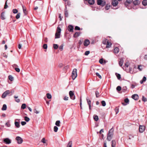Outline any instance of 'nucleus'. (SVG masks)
<instances>
[{
	"label": "nucleus",
	"mask_w": 147,
	"mask_h": 147,
	"mask_svg": "<svg viewBox=\"0 0 147 147\" xmlns=\"http://www.w3.org/2000/svg\"><path fill=\"white\" fill-rule=\"evenodd\" d=\"M113 131L114 130L113 128L109 131L107 138V139L108 141H110L112 139L113 135Z\"/></svg>",
	"instance_id": "nucleus-1"
},
{
	"label": "nucleus",
	"mask_w": 147,
	"mask_h": 147,
	"mask_svg": "<svg viewBox=\"0 0 147 147\" xmlns=\"http://www.w3.org/2000/svg\"><path fill=\"white\" fill-rule=\"evenodd\" d=\"M61 30V29L60 27L58 26L57 28V30L55 34V38H59L60 37Z\"/></svg>",
	"instance_id": "nucleus-2"
},
{
	"label": "nucleus",
	"mask_w": 147,
	"mask_h": 147,
	"mask_svg": "<svg viewBox=\"0 0 147 147\" xmlns=\"http://www.w3.org/2000/svg\"><path fill=\"white\" fill-rule=\"evenodd\" d=\"M77 70L76 69L74 68L73 69L72 73L71 76L73 80H74L77 77Z\"/></svg>",
	"instance_id": "nucleus-3"
},
{
	"label": "nucleus",
	"mask_w": 147,
	"mask_h": 147,
	"mask_svg": "<svg viewBox=\"0 0 147 147\" xmlns=\"http://www.w3.org/2000/svg\"><path fill=\"white\" fill-rule=\"evenodd\" d=\"M97 4L98 5L103 6L105 5L106 2L102 0H97Z\"/></svg>",
	"instance_id": "nucleus-4"
},
{
	"label": "nucleus",
	"mask_w": 147,
	"mask_h": 147,
	"mask_svg": "<svg viewBox=\"0 0 147 147\" xmlns=\"http://www.w3.org/2000/svg\"><path fill=\"white\" fill-rule=\"evenodd\" d=\"M69 94L70 98L73 100H75V96L73 91H70L69 92Z\"/></svg>",
	"instance_id": "nucleus-5"
},
{
	"label": "nucleus",
	"mask_w": 147,
	"mask_h": 147,
	"mask_svg": "<svg viewBox=\"0 0 147 147\" xmlns=\"http://www.w3.org/2000/svg\"><path fill=\"white\" fill-rule=\"evenodd\" d=\"M3 141L6 144H9L11 143V140L8 138H6L3 139Z\"/></svg>",
	"instance_id": "nucleus-6"
},
{
	"label": "nucleus",
	"mask_w": 147,
	"mask_h": 147,
	"mask_svg": "<svg viewBox=\"0 0 147 147\" xmlns=\"http://www.w3.org/2000/svg\"><path fill=\"white\" fill-rule=\"evenodd\" d=\"M35 3L38 6H41L43 4V1L41 0H38L35 1Z\"/></svg>",
	"instance_id": "nucleus-7"
},
{
	"label": "nucleus",
	"mask_w": 147,
	"mask_h": 147,
	"mask_svg": "<svg viewBox=\"0 0 147 147\" xmlns=\"http://www.w3.org/2000/svg\"><path fill=\"white\" fill-rule=\"evenodd\" d=\"M10 93V91L9 90H7L2 95V97L3 98H5L7 95Z\"/></svg>",
	"instance_id": "nucleus-8"
},
{
	"label": "nucleus",
	"mask_w": 147,
	"mask_h": 147,
	"mask_svg": "<svg viewBox=\"0 0 147 147\" xmlns=\"http://www.w3.org/2000/svg\"><path fill=\"white\" fill-rule=\"evenodd\" d=\"M145 129V127L144 125H140L139 126V131L141 133H142Z\"/></svg>",
	"instance_id": "nucleus-9"
},
{
	"label": "nucleus",
	"mask_w": 147,
	"mask_h": 147,
	"mask_svg": "<svg viewBox=\"0 0 147 147\" xmlns=\"http://www.w3.org/2000/svg\"><path fill=\"white\" fill-rule=\"evenodd\" d=\"M16 140L18 141V144H21L23 142V140L22 138L19 136L17 137L16 138Z\"/></svg>",
	"instance_id": "nucleus-10"
},
{
	"label": "nucleus",
	"mask_w": 147,
	"mask_h": 147,
	"mask_svg": "<svg viewBox=\"0 0 147 147\" xmlns=\"http://www.w3.org/2000/svg\"><path fill=\"white\" fill-rule=\"evenodd\" d=\"M67 29L69 32H73L74 31V27L71 25H69L68 26Z\"/></svg>",
	"instance_id": "nucleus-11"
},
{
	"label": "nucleus",
	"mask_w": 147,
	"mask_h": 147,
	"mask_svg": "<svg viewBox=\"0 0 147 147\" xmlns=\"http://www.w3.org/2000/svg\"><path fill=\"white\" fill-rule=\"evenodd\" d=\"M90 43V42L88 40L86 39L84 42V45L85 46L87 47L89 45Z\"/></svg>",
	"instance_id": "nucleus-12"
},
{
	"label": "nucleus",
	"mask_w": 147,
	"mask_h": 147,
	"mask_svg": "<svg viewBox=\"0 0 147 147\" xmlns=\"http://www.w3.org/2000/svg\"><path fill=\"white\" fill-rule=\"evenodd\" d=\"M118 4V1L117 0H113L112 2V4L114 7H115Z\"/></svg>",
	"instance_id": "nucleus-13"
},
{
	"label": "nucleus",
	"mask_w": 147,
	"mask_h": 147,
	"mask_svg": "<svg viewBox=\"0 0 147 147\" xmlns=\"http://www.w3.org/2000/svg\"><path fill=\"white\" fill-rule=\"evenodd\" d=\"M131 97L132 98H133L134 100H138V99L139 98V96L138 94H135L133 95Z\"/></svg>",
	"instance_id": "nucleus-14"
},
{
	"label": "nucleus",
	"mask_w": 147,
	"mask_h": 147,
	"mask_svg": "<svg viewBox=\"0 0 147 147\" xmlns=\"http://www.w3.org/2000/svg\"><path fill=\"white\" fill-rule=\"evenodd\" d=\"M129 100L128 98H126L124 99V102L126 103H125L123 102H122V104L123 106H125L129 103Z\"/></svg>",
	"instance_id": "nucleus-15"
},
{
	"label": "nucleus",
	"mask_w": 147,
	"mask_h": 147,
	"mask_svg": "<svg viewBox=\"0 0 147 147\" xmlns=\"http://www.w3.org/2000/svg\"><path fill=\"white\" fill-rule=\"evenodd\" d=\"M1 18L2 20H4L5 19V12L3 11L1 13Z\"/></svg>",
	"instance_id": "nucleus-16"
},
{
	"label": "nucleus",
	"mask_w": 147,
	"mask_h": 147,
	"mask_svg": "<svg viewBox=\"0 0 147 147\" xmlns=\"http://www.w3.org/2000/svg\"><path fill=\"white\" fill-rule=\"evenodd\" d=\"M22 7L23 8V11L25 15H26L27 14V11L26 10V8L25 6L22 5Z\"/></svg>",
	"instance_id": "nucleus-17"
},
{
	"label": "nucleus",
	"mask_w": 147,
	"mask_h": 147,
	"mask_svg": "<svg viewBox=\"0 0 147 147\" xmlns=\"http://www.w3.org/2000/svg\"><path fill=\"white\" fill-rule=\"evenodd\" d=\"M140 3V2L138 0H136L134 1L133 2V3L135 5H137L139 4Z\"/></svg>",
	"instance_id": "nucleus-18"
},
{
	"label": "nucleus",
	"mask_w": 147,
	"mask_h": 147,
	"mask_svg": "<svg viewBox=\"0 0 147 147\" xmlns=\"http://www.w3.org/2000/svg\"><path fill=\"white\" fill-rule=\"evenodd\" d=\"M123 58H121L120 61H119V64L120 66H122L123 65Z\"/></svg>",
	"instance_id": "nucleus-19"
},
{
	"label": "nucleus",
	"mask_w": 147,
	"mask_h": 147,
	"mask_svg": "<svg viewBox=\"0 0 147 147\" xmlns=\"http://www.w3.org/2000/svg\"><path fill=\"white\" fill-rule=\"evenodd\" d=\"M80 34V32H76L74 35V38H76L79 36Z\"/></svg>",
	"instance_id": "nucleus-20"
},
{
	"label": "nucleus",
	"mask_w": 147,
	"mask_h": 147,
	"mask_svg": "<svg viewBox=\"0 0 147 147\" xmlns=\"http://www.w3.org/2000/svg\"><path fill=\"white\" fill-rule=\"evenodd\" d=\"M93 118L94 120L96 121H97L98 120V116L96 115H94Z\"/></svg>",
	"instance_id": "nucleus-21"
},
{
	"label": "nucleus",
	"mask_w": 147,
	"mask_h": 147,
	"mask_svg": "<svg viewBox=\"0 0 147 147\" xmlns=\"http://www.w3.org/2000/svg\"><path fill=\"white\" fill-rule=\"evenodd\" d=\"M15 125L17 128H19L20 127V122L15 121Z\"/></svg>",
	"instance_id": "nucleus-22"
},
{
	"label": "nucleus",
	"mask_w": 147,
	"mask_h": 147,
	"mask_svg": "<svg viewBox=\"0 0 147 147\" xmlns=\"http://www.w3.org/2000/svg\"><path fill=\"white\" fill-rule=\"evenodd\" d=\"M116 141L115 140H113L112 141L111 146L112 147H115L116 146Z\"/></svg>",
	"instance_id": "nucleus-23"
},
{
	"label": "nucleus",
	"mask_w": 147,
	"mask_h": 147,
	"mask_svg": "<svg viewBox=\"0 0 147 147\" xmlns=\"http://www.w3.org/2000/svg\"><path fill=\"white\" fill-rule=\"evenodd\" d=\"M88 1L89 4L91 5L93 4L95 2L94 0H88Z\"/></svg>",
	"instance_id": "nucleus-24"
},
{
	"label": "nucleus",
	"mask_w": 147,
	"mask_h": 147,
	"mask_svg": "<svg viewBox=\"0 0 147 147\" xmlns=\"http://www.w3.org/2000/svg\"><path fill=\"white\" fill-rule=\"evenodd\" d=\"M146 80V77L145 76H144L143 77L142 79V80H141L140 82V84H142L144 82H145Z\"/></svg>",
	"instance_id": "nucleus-25"
},
{
	"label": "nucleus",
	"mask_w": 147,
	"mask_h": 147,
	"mask_svg": "<svg viewBox=\"0 0 147 147\" xmlns=\"http://www.w3.org/2000/svg\"><path fill=\"white\" fill-rule=\"evenodd\" d=\"M106 48H109L111 47V46L112 45L111 43L109 42V41L108 42V43L106 45Z\"/></svg>",
	"instance_id": "nucleus-26"
},
{
	"label": "nucleus",
	"mask_w": 147,
	"mask_h": 147,
	"mask_svg": "<svg viewBox=\"0 0 147 147\" xmlns=\"http://www.w3.org/2000/svg\"><path fill=\"white\" fill-rule=\"evenodd\" d=\"M119 52V49L118 47H116L114 49V53H117Z\"/></svg>",
	"instance_id": "nucleus-27"
},
{
	"label": "nucleus",
	"mask_w": 147,
	"mask_h": 147,
	"mask_svg": "<svg viewBox=\"0 0 147 147\" xmlns=\"http://www.w3.org/2000/svg\"><path fill=\"white\" fill-rule=\"evenodd\" d=\"M109 42V40L107 39H105L102 41V43L104 45H106Z\"/></svg>",
	"instance_id": "nucleus-28"
},
{
	"label": "nucleus",
	"mask_w": 147,
	"mask_h": 147,
	"mask_svg": "<svg viewBox=\"0 0 147 147\" xmlns=\"http://www.w3.org/2000/svg\"><path fill=\"white\" fill-rule=\"evenodd\" d=\"M7 108V106H6V105L4 104L3 105V107L1 109L3 111H5L6 110Z\"/></svg>",
	"instance_id": "nucleus-29"
},
{
	"label": "nucleus",
	"mask_w": 147,
	"mask_h": 147,
	"mask_svg": "<svg viewBox=\"0 0 147 147\" xmlns=\"http://www.w3.org/2000/svg\"><path fill=\"white\" fill-rule=\"evenodd\" d=\"M60 121L59 120H58L56 121L55 122V125L58 127L60 126Z\"/></svg>",
	"instance_id": "nucleus-30"
},
{
	"label": "nucleus",
	"mask_w": 147,
	"mask_h": 147,
	"mask_svg": "<svg viewBox=\"0 0 147 147\" xmlns=\"http://www.w3.org/2000/svg\"><path fill=\"white\" fill-rule=\"evenodd\" d=\"M86 100L88 105H91V101L88 99V97L86 98Z\"/></svg>",
	"instance_id": "nucleus-31"
},
{
	"label": "nucleus",
	"mask_w": 147,
	"mask_h": 147,
	"mask_svg": "<svg viewBox=\"0 0 147 147\" xmlns=\"http://www.w3.org/2000/svg\"><path fill=\"white\" fill-rule=\"evenodd\" d=\"M142 4L144 6L147 5V0H144L142 2Z\"/></svg>",
	"instance_id": "nucleus-32"
},
{
	"label": "nucleus",
	"mask_w": 147,
	"mask_h": 147,
	"mask_svg": "<svg viewBox=\"0 0 147 147\" xmlns=\"http://www.w3.org/2000/svg\"><path fill=\"white\" fill-rule=\"evenodd\" d=\"M72 141H69L67 145V147H72Z\"/></svg>",
	"instance_id": "nucleus-33"
},
{
	"label": "nucleus",
	"mask_w": 147,
	"mask_h": 147,
	"mask_svg": "<svg viewBox=\"0 0 147 147\" xmlns=\"http://www.w3.org/2000/svg\"><path fill=\"white\" fill-rule=\"evenodd\" d=\"M115 112L116 114H117L119 112V109L118 107H116L115 109Z\"/></svg>",
	"instance_id": "nucleus-34"
},
{
	"label": "nucleus",
	"mask_w": 147,
	"mask_h": 147,
	"mask_svg": "<svg viewBox=\"0 0 147 147\" xmlns=\"http://www.w3.org/2000/svg\"><path fill=\"white\" fill-rule=\"evenodd\" d=\"M58 128L57 126H55L54 127V132H56L57 131Z\"/></svg>",
	"instance_id": "nucleus-35"
},
{
	"label": "nucleus",
	"mask_w": 147,
	"mask_h": 147,
	"mask_svg": "<svg viewBox=\"0 0 147 147\" xmlns=\"http://www.w3.org/2000/svg\"><path fill=\"white\" fill-rule=\"evenodd\" d=\"M47 96L48 98L51 99L52 97L51 95L49 93H47Z\"/></svg>",
	"instance_id": "nucleus-36"
},
{
	"label": "nucleus",
	"mask_w": 147,
	"mask_h": 147,
	"mask_svg": "<svg viewBox=\"0 0 147 147\" xmlns=\"http://www.w3.org/2000/svg\"><path fill=\"white\" fill-rule=\"evenodd\" d=\"M26 107V105L24 103L22 104L21 106V108L23 109H25Z\"/></svg>",
	"instance_id": "nucleus-37"
},
{
	"label": "nucleus",
	"mask_w": 147,
	"mask_h": 147,
	"mask_svg": "<svg viewBox=\"0 0 147 147\" xmlns=\"http://www.w3.org/2000/svg\"><path fill=\"white\" fill-rule=\"evenodd\" d=\"M9 79L11 81H12L13 80V77L11 75H9L8 76Z\"/></svg>",
	"instance_id": "nucleus-38"
},
{
	"label": "nucleus",
	"mask_w": 147,
	"mask_h": 147,
	"mask_svg": "<svg viewBox=\"0 0 147 147\" xmlns=\"http://www.w3.org/2000/svg\"><path fill=\"white\" fill-rule=\"evenodd\" d=\"M116 75L117 76V77L118 79V80L120 79L121 78V75H120V74H117L116 73Z\"/></svg>",
	"instance_id": "nucleus-39"
},
{
	"label": "nucleus",
	"mask_w": 147,
	"mask_h": 147,
	"mask_svg": "<svg viewBox=\"0 0 147 147\" xmlns=\"http://www.w3.org/2000/svg\"><path fill=\"white\" fill-rule=\"evenodd\" d=\"M101 104H102V105L103 107L105 106L106 105V102L104 100L102 101Z\"/></svg>",
	"instance_id": "nucleus-40"
},
{
	"label": "nucleus",
	"mask_w": 147,
	"mask_h": 147,
	"mask_svg": "<svg viewBox=\"0 0 147 147\" xmlns=\"http://www.w3.org/2000/svg\"><path fill=\"white\" fill-rule=\"evenodd\" d=\"M24 120L26 121V122H28L29 121L30 119L29 118L27 117H24Z\"/></svg>",
	"instance_id": "nucleus-41"
},
{
	"label": "nucleus",
	"mask_w": 147,
	"mask_h": 147,
	"mask_svg": "<svg viewBox=\"0 0 147 147\" xmlns=\"http://www.w3.org/2000/svg\"><path fill=\"white\" fill-rule=\"evenodd\" d=\"M58 46L57 44H53V48L55 49H57L58 48Z\"/></svg>",
	"instance_id": "nucleus-42"
},
{
	"label": "nucleus",
	"mask_w": 147,
	"mask_h": 147,
	"mask_svg": "<svg viewBox=\"0 0 147 147\" xmlns=\"http://www.w3.org/2000/svg\"><path fill=\"white\" fill-rule=\"evenodd\" d=\"M20 13H17V14L16 15V18L17 19H18L20 18Z\"/></svg>",
	"instance_id": "nucleus-43"
},
{
	"label": "nucleus",
	"mask_w": 147,
	"mask_h": 147,
	"mask_svg": "<svg viewBox=\"0 0 147 147\" xmlns=\"http://www.w3.org/2000/svg\"><path fill=\"white\" fill-rule=\"evenodd\" d=\"M63 44L61 45L60 47H59V49L61 51H62L63 49Z\"/></svg>",
	"instance_id": "nucleus-44"
},
{
	"label": "nucleus",
	"mask_w": 147,
	"mask_h": 147,
	"mask_svg": "<svg viewBox=\"0 0 147 147\" xmlns=\"http://www.w3.org/2000/svg\"><path fill=\"white\" fill-rule=\"evenodd\" d=\"M18 11L16 9H14L13 10V12L14 13H18Z\"/></svg>",
	"instance_id": "nucleus-45"
},
{
	"label": "nucleus",
	"mask_w": 147,
	"mask_h": 147,
	"mask_svg": "<svg viewBox=\"0 0 147 147\" xmlns=\"http://www.w3.org/2000/svg\"><path fill=\"white\" fill-rule=\"evenodd\" d=\"M95 94L97 98L99 96V93L97 91H96L95 92Z\"/></svg>",
	"instance_id": "nucleus-46"
},
{
	"label": "nucleus",
	"mask_w": 147,
	"mask_h": 147,
	"mask_svg": "<svg viewBox=\"0 0 147 147\" xmlns=\"http://www.w3.org/2000/svg\"><path fill=\"white\" fill-rule=\"evenodd\" d=\"M116 90L118 91H120L121 90V87L120 86H118L116 88Z\"/></svg>",
	"instance_id": "nucleus-47"
},
{
	"label": "nucleus",
	"mask_w": 147,
	"mask_h": 147,
	"mask_svg": "<svg viewBox=\"0 0 147 147\" xmlns=\"http://www.w3.org/2000/svg\"><path fill=\"white\" fill-rule=\"evenodd\" d=\"M68 13L67 11L66 10H65V16L66 17H68Z\"/></svg>",
	"instance_id": "nucleus-48"
},
{
	"label": "nucleus",
	"mask_w": 147,
	"mask_h": 147,
	"mask_svg": "<svg viewBox=\"0 0 147 147\" xmlns=\"http://www.w3.org/2000/svg\"><path fill=\"white\" fill-rule=\"evenodd\" d=\"M43 49H47V45L46 44H44L43 46Z\"/></svg>",
	"instance_id": "nucleus-49"
},
{
	"label": "nucleus",
	"mask_w": 147,
	"mask_h": 147,
	"mask_svg": "<svg viewBox=\"0 0 147 147\" xmlns=\"http://www.w3.org/2000/svg\"><path fill=\"white\" fill-rule=\"evenodd\" d=\"M96 75L98 76V78H99L101 79L102 78L101 76L98 73H96Z\"/></svg>",
	"instance_id": "nucleus-50"
},
{
	"label": "nucleus",
	"mask_w": 147,
	"mask_h": 147,
	"mask_svg": "<svg viewBox=\"0 0 147 147\" xmlns=\"http://www.w3.org/2000/svg\"><path fill=\"white\" fill-rule=\"evenodd\" d=\"M133 1V0H126V2L130 4Z\"/></svg>",
	"instance_id": "nucleus-51"
},
{
	"label": "nucleus",
	"mask_w": 147,
	"mask_h": 147,
	"mask_svg": "<svg viewBox=\"0 0 147 147\" xmlns=\"http://www.w3.org/2000/svg\"><path fill=\"white\" fill-rule=\"evenodd\" d=\"M45 141H46V140L45 139V138H43L42 139L41 142L43 143H46V142Z\"/></svg>",
	"instance_id": "nucleus-52"
},
{
	"label": "nucleus",
	"mask_w": 147,
	"mask_h": 147,
	"mask_svg": "<svg viewBox=\"0 0 147 147\" xmlns=\"http://www.w3.org/2000/svg\"><path fill=\"white\" fill-rule=\"evenodd\" d=\"M142 66L141 65H139L138 67V69L140 70V71H141L142 70Z\"/></svg>",
	"instance_id": "nucleus-53"
},
{
	"label": "nucleus",
	"mask_w": 147,
	"mask_h": 147,
	"mask_svg": "<svg viewBox=\"0 0 147 147\" xmlns=\"http://www.w3.org/2000/svg\"><path fill=\"white\" fill-rule=\"evenodd\" d=\"M34 113L36 114H38L39 113V111L37 110L36 109H35L34 110Z\"/></svg>",
	"instance_id": "nucleus-54"
},
{
	"label": "nucleus",
	"mask_w": 147,
	"mask_h": 147,
	"mask_svg": "<svg viewBox=\"0 0 147 147\" xmlns=\"http://www.w3.org/2000/svg\"><path fill=\"white\" fill-rule=\"evenodd\" d=\"M146 98H145L144 96H142V100L144 102H146L147 101Z\"/></svg>",
	"instance_id": "nucleus-55"
},
{
	"label": "nucleus",
	"mask_w": 147,
	"mask_h": 147,
	"mask_svg": "<svg viewBox=\"0 0 147 147\" xmlns=\"http://www.w3.org/2000/svg\"><path fill=\"white\" fill-rule=\"evenodd\" d=\"M75 30H80V28L78 26H76L75 28Z\"/></svg>",
	"instance_id": "nucleus-56"
},
{
	"label": "nucleus",
	"mask_w": 147,
	"mask_h": 147,
	"mask_svg": "<svg viewBox=\"0 0 147 147\" xmlns=\"http://www.w3.org/2000/svg\"><path fill=\"white\" fill-rule=\"evenodd\" d=\"M15 69L18 72H19L20 71V69L19 68L16 67L15 68Z\"/></svg>",
	"instance_id": "nucleus-57"
},
{
	"label": "nucleus",
	"mask_w": 147,
	"mask_h": 147,
	"mask_svg": "<svg viewBox=\"0 0 147 147\" xmlns=\"http://www.w3.org/2000/svg\"><path fill=\"white\" fill-rule=\"evenodd\" d=\"M90 53V52L89 51H86L85 53V55H87Z\"/></svg>",
	"instance_id": "nucleus-58"
},
{
	"label": "nucleus",
	"mask_w": 147,
	"mask_h": 147,
	"mask_svg": "<svg viewBox=\"0 0 147 147\" xmlns=\"http://www.w3.org/2000/svg\"><path fill=\"white\" fill-rule=\"evenodd\" d=\"M26 122L25 121H22L21 124L22 125H24L26 124Z\"/></svg>",
	"instance_id": "nucleus-59"
},
{
	"label": "nucleus",
	"mask_w": 147,
	"mask_h": 147,
	"mask_svg": "<svg viewBox=\"0 0 147 147\" xmlns=\"http://www.w3.org/2000/svg\"><path fill=\"white\" fill-rule=\"evenodd\" d=\"M134 136L132 135H130L129 136V139L131 140L134 138Z\"/></svg>",
	"instance_id": "nucleus-60"
},
{
	"label": "nucleus",
	"mask_w": 147,
	"mask_h": 147,
	"mask_svg": "<svg viewBox=\"0 0 147 147\" xmlns=\"http://www.w3.org/2000/svg\"><path fill=\"white\" fill-rule=\"evenodd\" d=\"M5 125L8 127H10V124L8 123H6L5 124Z\"/></svg>",
	"instance_id": "nucleus-61"
},
{
	"label": "nucleus",
	"mask_w": 147,
	"mask_h": 147,
	"mask_svg": "<svg viewBox=\"0 0 147 147\" xmlns=\"http://www.w3.org/2000/svg\"><path fill=\"white\" fill-rule=\"evenodd\" d=\"M110 7V6H108V5H107L105 6V9L107 10L109 9Z\"/></svg>",
	"instance_id": "nucleus-62"
},
{
	"label": "nucleus",
	"mask_w": 147,
	"mask_h": 147,
	"mask_svg": "<svg viewBox=\"0 0 147 147\" xmlns=\"http://www.w3.org/2000/svg\"><path fill=\"white\" fill-rule=\"evenodd\" d=\"M99 63L100 64H102L103 63V59H100L99 60Z\"/></svg>",
	"instance_id": "nucleus-63"
},
{
	"label": "nucleus",
	"mask_w": 147,
	"mask_h": 147,
	"mask_svg": "<svg viewBox=\"0 0 147 147\" xmlns=\"http://www.w3.org/2000/svg\"><path fill=\"white\" fill-rule=\"evenodd\" d=\"M68 97L67 96H65L63 98V99L65 100H68Z\"/></svg>",
	"instance_id": "nucleus-64"
}]
</instances>
